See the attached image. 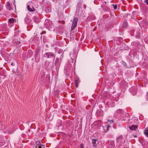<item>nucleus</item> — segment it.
<instances>
[{"label":"nucleus","instance_id":"f257e3e1","mask_svg":"<svg viewBox=\"0 0 148 148\" xmlns=\"http://www.w3.org/2000/svg\"><path fill=\"white\" fill-rule=\"evenodd\" d=\"M43 56L45 58L53 59V60H54L56 56L55 54L53 53L50 52L46 53L44 54Z\"/></svg>","mask_w":148,"mask_h":148},{"label":"nucleus","instance_id":"f03ea898","mask_svg":"<svg viewBox=\"0 0 148 148\" xmlns=\"http://www.w3.org/2000/svg\"><path fill=\"white\" fill-rule=\"evenodd\" d=\"M0 29L3 32V33L5 34H7L9 32V30L6 24H3L0 26Z\"/></svg>","mask_w":148,"mask_h":148},{"label":"nucleus","instance_id":"7ed1b4c3","mask_svg":"<svg viewBox=\"0 0 148 148\" xmlns=\"http://www.w3.org/2000/svg\"><path fill=\"white\" fill-rule=\"evenodd\" d=\"M78 20V19L77 18H75L73 19L71 28V31H72L76 27Z\"/></svg>","mask_w":148,"mask_h":148},{"label":"nucleus","instance_id":"20e7f679","mask_svg":"<svg viewBox=\"0 0 148 148\" xmlns=\"http://www.w3.org/2000/svg\"><path fill=\"white\" fill-rule=\"evenodd\" d=\"M143 77H144V78L143 79V81L144 84V86H146L148 82V80L147 78V73L145 72V71H143Z\"/></svg>","mask_w":148,"mask_h":148},{"label":"nucleus","instance_id":"39448f33","mask_svg":"<svg viewBox=\"0 0 148 148\" xmlns=\"http://www.w3.org/2000/svg\"><path fill=\"white\" fill-rule=\"evenodd\" d=\"M141 30L140 29L138 28L137 30L136 31V33H135V36L136 38H140V33L141 32Z\"/></svg>","mask_w":148,"mask_h":148},{"label":"nucleus","instance_id":"423d86ee","mask_svg":"<svg viewBox=\"0 0 148 148\" xmlns=\"http://www.w3.org/2000/svg\"><path fill=\"white\" fill-rule=\"evenodd\" d=\"M6 7L7 9L10 11L12 10L13 9L12 4L11 3L9 2H7Z\"/></svg>","mask_w":148,"mask_h":148},{"label":"nucleus","instance_id":"0eeeda50","mask_svg":"<svg viewBox=\"0 0 148 148\" xmlns=\"http://www.w3.org/2000/svg\"><path fill=\"white\" fill-rule=\"evenodd\" d=\"M130 92L133 95H136L137 93V91L136 88L134 87H132L130 89Z\"/></svg>","mask_w":148,"mask_h":148},{"label":"nucleus","instance_id":"6e6552de","mask_svg":"<svg viewBox=\"0 0 148 148\" xmlns=\"http://www.w3.org/2000/svg\"><path fill=\"white\" fill-rule=\"evenodd\" d=\"M28 3L27 4V9L28 10L31 12H34L35 11V9L32 6H30L28 4Z\"/></svg>","mask_w":148,"mask_h":148},{"label":"nucleus","instance_id":"1a4fd4ad","mask_svg":"<svg viewBox=\"0 0 148 148\" xmlns=\"http://www.w3.org/2000/svg\"><path fill=\"white\" fill-rule=\"evenodd\" d=\"M40 50L39 49H36V52H35V54H36V56L35 57L36 58H38V60H39V56L40 55Z\"/></svg>","mask_w":148,"mask_h":148},{"label":"nucleus","instance_id":"9d476101","mask_svg":"<svg viewBox=\"0 0 148 148\" xmlns=\"http://www.w3.org/2000/svg\"><path fill=\"white\" fill-rule=\"evenodd\" d=\"M123 139V137L122 135L119 136L117 138L116 142L117 143H123L122 141V140Z\"/></svg>","mask_w":148,"mask_h":148},{"label":"nucleus","instance_id":"9b49d317","mask_svg":"<svg viewBox=\"0 0 148 148\" xmlns=\"http://www.w3.org/2000/svg\"><path fill=\"white\" fill-rule=\"evenodd\" d=\"M95 17L93 15H89L87 19L88 21H91L95 19Z\"/></svg>","mask_w":148,"mask_h":148},{"label":"nucleus","instance_id":"f8f14e48","mask_svg":"<svg viewBox=\"0 0 148 148\" xmlns=\"http://www.w3.org/2000/svg\"><path fill=\"white\" fill-rule=\"evenodd\" d=\"M80 82V81L78 78H76L75 80V85L76 87L78 86V84Z\"/></svg>","mask_w":148,"mask_h":148},{"label":"nucleus","instance_id":"ddd939ff","mask_svg":"<svg viewBox=\"0 0 148 148\" xmlns=\"http://www.w3.org/2000/svg\"><path fill=\"white\" fill-rule=\"evenodd\" d=\"M138 126V125H132L129 127V128L132 130H135L137 128Z\"/></svg>","mask_w":148,"mask_h":148},{"label":"nucleus","instance_id":"4468645a","mask_svg":"<svg viewBox=\"0 0 148 148\" xmlns=\"http://www.w3.org/2000/svg\"><path fill=\"white\" fill-rule=\"evenodd\" d=\"M45 78V76L44 75L40 74L38 77V80L39 81H43Z\"/></svg>","mask_w":148,"mask_h":148},{"label":"nucleus","instance_id":"2eb2a0df","mask_svg":"<svg viewBox=\"0 0 148 148\" xmlns=\"http://www.w3.org/2000/svg\"><path fill=\"white\" fill-rule=\"evenodd\" d=\"M109 147L110 148H114L115 147L114 142L113 141H112L110 142V144L109 145Z\"/></svg>","mask_w":148,"mask_h":148},{"label":"nucleus","instance_id":"dca6fc26","mask_svg":"<svg viewBox=\"0 0 148 148\" xmlns=\"http://www.w3.org/2000/svg\"><path fill=\"white\" fill-rule=\"evenodd\" d=\"M96 142H97V140L96 139H93L92 140V145L93 146V147H96L97 145V143H96Z\"/></svg>","mask_w":148,"mask_h":148},{"label":"nucleus","instance_id":"f3484780","mask_svg":"<svg viewBox=\"0 0 148 148\" xmlns=\"http://www.w3.org/2000/svg\"><path fill=\"white\" fill-rule=\"evenodd\" d=\"M127 23L126 21H124L123 22L122 24V27L123 28H125L127 26Z\"/></svg>","mask_w":148,"mask_h":148},{"label":"nucleus","instance_id":"a211bd4d","mask_svg":"<svg viewBox=\"0 0 148 148\" xmlns=\"http://www.w3.org/2000/svg\"><path fill=\"white\" fill-rule=\"evenodd\" d=\"M144 134L147 137H148V127H146L144 130Z\"/></svg>","mask_w":148,"mask_h":148},{"label":"nucleus","instance_id":"6ab92c4d","mask_svg":"<svg viewBox=\"0 0 148 148\" xmlns=\"http://www.w3.org/2000/svg\"><path fill=\"white\" fill-rule=\"evenodd\" d=\"M33 20L36 23H38L40 21L39 18L35 16L33 18Z\"/></svg>","mask_w":148,"mask_h":148},{"label":"nucleus","instance_id":"aec40b11","mask_svg":"<svg viewBox=\"0 0 148 148\" xmlns=\"http://www.w3.org/2000/svg\"><path fill=\"white\" fill-rule=\"evenodd\" d=\"M45 145L42 144L38 146V147L37 146H36L35 147V148H45Z\"/></svg>","mask_w":148,"mask_h":148},{"label":"nucleus","instance_id":"412c9836","mask_svg":"<svg viewBox=\"0 0 148 148\" xmlns=\"http://www.w3.org/2000/svg\"><path fill=\"white\" fill-rule=\"evenodd\" d=\"M15 20L13 18H11L9 20V22L10 23H14Z\"/></svg>","mask_w":148,"mask_h":148},{"label":"nucleus","instance_id":"4be33fe9","mask_svg":"<svg viewBox=\"0 0 148 148\" xmlns=\"http://www.w3.org/2000/svg\"><path fill=\"white\" fill-rule=\"evenodd\" d=\"M146 36H144L143 37L144 38H143V40L147 44L148 43V41L147 40V38L146 37Z\"/></svg>","mask_w":148,"mask_h":148},{"label":"nucleus","instance_id":"5701e85b","mask_svg":"<svg viewBox=\"0 0 148 148\" xmlns=\"http://www.w3.org/2000/svg\"><path fill=\"white\" fill-rule=\"evenodd\" d=\"M49 62L48 61L45 62V67L46 68H47L49 65Z\"/></svg>","mask_w":148,"mask_h":148},{"label":"nucleus","instance_id":"b1692460","mask_svg":"<svg viewBox=\"0 0 148 148\" xmlns=\"http://www.w3.org/2000/svg\"><path fill=\"white\" fill-rule=\"evenodd\" d=\"M114 122V120H108V123L110 124L113 123Z\"/></svg>","mask_w":148,"mask_h":148},{"label":"nucleus","instance_id":"393cba45","mask_svg":"<svg viewBox=\"0 0 148 148\" xmlns=\"http://www.w3.org/2000/svg\"><path fill=\"white\" fill-rule=\"evenodd\" d=\"M36 144L38 146H39L42 145L40 142L39 141H38L36 142Z\"/></svg>","mask_w":148,"mask_h":148},{"label":"nucleus","instance_id":"a878e982","mask_svg":"<svg viewBox=\"0 0 148 148\" xmlns=\"http://www.w3.org/2000/svg\"><path fill=\"white\" fill-rule=\"evenodd\" d=\"M130 34L131 35L133 36L135 35L134 31V30H132L130 32Z\"/></svg>","mask_w":148,"mask_h":148},{"label":"nucleus","instance_id":"bb28decb","mask_svg":"<svg viewBox=\"0 0 148 148\" xmlns=\"http://www.w3.org/2000/svg\"><path fill=\"white\" fill-rule=\"evenodd\" d=\"M59 62V59L58 58H56V61H55V64L56 65V64H58V63Z\"/></svg>","mask_w":148,"mask_h":148},{"label":"nucleus","instance_id":"cd10ccee","mask_svg":"<svg viewBox=\"0 0 148 148\" xmlns=\"http://www.w3.org/2000/svg\"><path fill=\"white\" fill-rule=\"evenodd\" d=\"M112 5H113L114 7V10H116L117 8V5L116 4L114 5V4H112Z\"/></svg>","mask_w":148,"mask_h":148},{"label":"nucleus","instance_id":"c85d7f7f","mask_svg":"<svg viewBox=\"0 0 148 148\" xmlns=\"http://www.w3.org/2000/svg\"><path fill=\"white\" fill-rule=\"evenodd\" d=\"M110 127V126L109 125H107L106 126V127L107 131H108L109 130V128Z\"/></svg>","mask_w":148,"mask_h":148},{"label":"nucleus","instance_id":"c756f323","mask_svg":"<svg viewBox=\"0 0 148 148\" xmlns=\"http://www.w3.org/2000/svg\"><path fill=\"white\" fill-rule=\"evenodd\" d=\"M17 37L16 36H15L14 37V39L13 40V41H14V42H16V43H17L18 42V41H16L15 40V39H16Z\"/></svg>","mask_w":148,"mask_h":148},{"label":"nucleus","instance_id":"7c9ffc66","mask_svg":"<svg viewBox=\"0 0 148 148\" xmlns=\"http://www.w3.org/2000/svg\"><path fill=\"white\" fill-rule=\"evenodd\" d=\"M46 37H45V36H43V41L44 42H45V41H46Z\"/></svg>","mask_w":148,"mask_h":148},{"label":"nucleus","instance_id":"2f4dec72","mask_svg":"<svg viewBox=\"0 0 148 148\" xmlns=\"http://www.w3.org/2000/svg\"><path fill=\"white\" fill-rule=\"evenodd\" d=\"M59 22L60 23H61L64 24L65 23V22L63 21H59Z\"/></svg>","mask_w":148,"mask_h":148},{"label":"nucleus","instance_id":"473e14b6","mask_svg":"<svg viewBox=\"0 0 148 148\" xmlns=\"http://www.w3.org/2000/svg\"><path fill=\"white\" fill-rule=\"evenodd\" d=\"M80 148H84V146L82 144H81L80 145Z\"/></svg>","mask_w":148,"mask_h":148},{"label":"nucleus","instance_id":"72a5a7b5","mask_svg":"<svg viewBox=\"0 0 148 148\" xmlns=\"http://www.w3.org/2000/svg\"><path fill=\"white\" fill-rule=\"evenodd\" d=\"M145 1L146 3V4L148 5V0H145Z\"/></svg>","mask_w":148,"mask_h":148},{"label":"nucleus","instance_id":"f704fd0d","mask_svg":"<svg viewBox=\"0 0 148 148\" xmlns=\"http://www.w3.org/2000/svg\"><path fill=\"white\" fill-rule=\"evenodd\" d=\"M45 33H46V32L45 31H43L41 33H40V34L41 35L43 34H45Z\"/></svg>","mask_w":148,"mask_h":148},{"label":"nucleus","instance_id":"c9c22d12","mask_svg":"<svg viewBox=\"0 0 148 148\" xmlns=\"http://www.w3.org/2000/svg\"><path fill=\"white\" fill-rule=\"evenodd\" d=\"M106 10L109 12L110 9L108 8L107 7H106Z\"/></svg>","mask_w":148,"mask_h":148},{"label":"nucleus","instance_id":"e433bc0d","mask_svg":"<svg viewBox=\"0 0 148 148\" xmlns=\"http://www.w3.org/2000/svg\"><path fill=\"white\" fill-rule=\"evenodd\" d=\"M11 65L12 66H14L15 65V64L13 63V62H12L11 63Z\"/></svg>","mask_w":148,"mask_h":148},{"label":"nucleus","instance_id":"4c0bfd02","mask_svg":"<svg viewBox=\"0 0 148 148\" xmlns=\"http://www.w3.org/2000/svg\"><path fill=\"white\" fill-rule=\"evenodd\" d=\"M145 25L146 26V27H147V26H148V25H147V23H145Z\"/></svg>","mask_w":148,"mask_h":148},{"label":"nucleus","instance_id":"58836bf2","mask_svg":"<svg viewBox=\"0 0 148 148\" xmlns=\"http://www.w3.org/2000/svg\"><path fill=\"white\" fill-rule=\"evenodd\" d=\"M84 8V9H85L86 8V5H83Z\"/></svg>","mask_w":148,"mask_h":148},{"label":"nucleus","instance_id":"ea45409f","mask_svg":"<svg viewBox=\"0 0 148 148\" xmlns=\"http://www.w3.org/2000/svg\"><path fill=\"white\" fill-rule=\"evenodd\" d=\"M122 111L121 110H118V111H119L120 112Z\"/></svg>","mask_w":148,"mask_h":148},{"label":"nucleus","instance_id":"a19ab883","mask_svg":"<svg viewBox=\"0 0 148 148\" xmlns=\"http://www.w3.org/2000/svg\"><path fill=\"white\" fill-rule=\"evenodd\" d=\"M2 9V8H1V7L0 6V11Z\"/></svg>","mask_w":148,"mask_h":148},{"label":"nucleus","instance_id":"79ce46f5","mask_svg":"<svg viewBox=\"0 0 148 148\" xmlns=\"http://www.w3.org/2000/svg\"><path fill=\"white\" fill-rule=\"evenodd\" d=\"M42 37H41V40H42Z\"/></svg>","mask_w":148,"mask_h":148},{"label":"nucleus","instance_id":"37998d69","mask_svg":"<svg viewBox=\"0 0 148 148\" xmlns=\"http://www.w3.org/2000/svg\"><path fill=\"white\" fill-rule=\"evenodd\" d=\"M105 3H106V1L105 2Z\"/></svg>","mask_w":148,"mask_h":148},{"label":"nucleus","instance_id":"c03bdc74","mask_svg":"<svg viewBox=\"0 0 148 148\" xmlns=\"http://www.w3.org/2000/svg\"><path fill=\"white\" fill-rule=\"evenodd\" d=\"M1 75V73L0 72V75Z\"/></svg>","mask_w":148,"mask_h":148},{"label":"nucleus","instance_id":"a18cd8bd","mask_svg":"<svg viewBox=\"0 0 148 148\" xmlns=\"http://www.w3.org/2000/svg\"><path fill=\"white\" fill-rule=\"evenodd\" d=\"M146 100H147V99H146Z\"/></svg>","mask_w":148,"mask_h":148}]
</instances>
